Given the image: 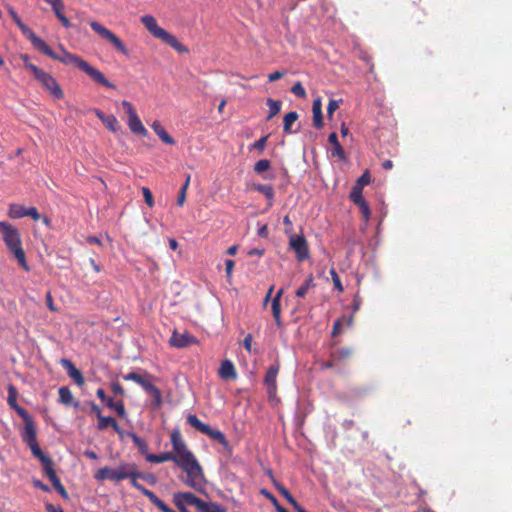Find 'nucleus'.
I'll return each mask as SVG.
<instances>
[{"label": "nucleus", "instance_id": "obj_27", "mask_svg": "<svg viewBox=\"0 0 512 512\" xmlns=\"http://www.w3.org/2000/svg\"><path fill=\"white\" fill-rule=\"evenodd\" d=\"M252 189L262 193L268 200V207L273 206V201L275 197L274 189L271 185H265V184H253Z\"/></svg>", "mask_w": 512, "mask_h": 512}, {"label": "nucleus", "instance_id": "obj_49", "mask_svg": "<svg viewBox=\"0 0 512 512\" xmlns=\"http://www.w3.org/2000/svg\"><path fill=\"white\" fill-rule=\"evenodd\" d=\"M339 108V101L331 99L327 106V116L332 117L333 113Z\"/></svg>", "mask_w": 512, "mask_h": 512}, {"label": "nucleus", "instance_id": "obj_14", "mask_svg": "<svg viewBox=\"0 0 512 512\" xmlns=\"http://www.w3.org/2000/svg\"><path fill=\"white\" fill-rule=\"evenodd\" d=\"M8 12L11 15L13 21L18 26V28L21 30L23 35L28 38L33 45L34 48H36L39 43L42 41L40 37H38L32 29H30L27 25L23 23V21L20 19L16 11L12 8H8Z\"/></svg>", "mask_w": 512, "mask_h": 512}, {"label": "nucleus", "instance_id": "obj_22", "mask_svg": "<svg viewBox=\"0 0 512 512\" xmlns=\"http://www.w3.org/2000/svg\"><path fill=\"white\" fill-rule=\"evenodd\" d=\"M328 141L333 146V148L331 149V155L333 157H338L341 160H345L346 155H345L344 149L341 146V144L339 143L338 136L335 132H333L329 135Z\"/></svg>", "mask_w": 512, "mask_h": 512}, {"label": "nucleus", "instance_id": "obj_15", "mask_svg": "<svg viewBox=\"0 0 512 512\" xmlns=\"http://www.w3.org/2000/svg\"><path fill=\"white\" fill-rule=\"evenodd\" d=\"M279 372V364L271 365L265 375L264 383L267 386L269 398H273L277 393V376Z\"/></svg>", "mask_w": 512, "mask_h": 512}, {"label": "nucleus", "instance_id": "obj_55", "mask_svg": "<svg viewBox=\"0 0 512 512\" xmlns=\"http://www.w3.org/2000/svg\"><path fill=\"white\" fill-rule=\"evenodd\" d=\"M26 216L31 217L34 221H38L41 219V215L35 207L27 208Z\"/></svg>", "mask_w": 512, "mask_h": 512}, {"label": "nucleus", "instance_id": "obj_24", "mask_svg": "<svg viewBox=\"0 0 512 512\" xmlns=\"http://www.w3.org/2000/svg\"><path fill=\"white\" fill-rule=\"evenodd\" d=\"M219 375L225 380L235 379L237 377V373L233 363L229 360L223 361L220 365Z\"/></svg>", "mask_w": 512, "mask_h": 512}, {"label": "nucleus", "instance_id": "obj_28", "mask_svg": "<svg viewBox=\"0 0 512 512\" xmlns=\"http://www.w3.org/2000/svg\"><path fill=\"white\" fill-rule=\"evenodd\" d=\"M51 9L63 27L70 28L72 26V23L70 22V20L63 13V10H64L63 0L52 5Z\"/></svg>", "mask_w": 512, "mask_h": 512}, {"label": "nucleus", "instance_id": "obj_6", "mask_svg": "<svg viewBox=\"0 0 512 512\" xmlns=\"http://www.w3.org/2000/svg\"><path fill=\"white\" fill-rule=\"evenodd\" d=\"M28 67L30 68V73L51 96L58 100L64 97L62 88L50 73L42 70L37 66Z\"/></svg>", "mask_w": 512, "mask_h": 512}, {"label": "nucleus", "instance_id": "obj_41", "mask_svg": "<svg viewBox=\"0 0 512 512\" xmlns=\"http://www.w3.org/2000/svg\"><path fill=\"white\" fill-rule=\"evenodd\" d=\"M363 188L364 187L359 185L357 182L354 184L349 194V198L352 202L359 201L364 198L362 195Z\"/></svg>", "mask_w": 512, "mask_h": 512}, {"label": "nucleus", "instance_id": "obj_64", "mask_svg": "<svg viewBox=\"0 0 512 512\" xmlns=\"http://www.w3.org/2000/svg\"><path fill=\"white\" fill-rule=\"evenodd\" d=\"M173 503L180 512H190L186 507L187 505L182 504L180 500H173Z\"/></svg>", "mask_w": 512, "mask_h": 512}, {"label": "nucleus", "instance_id": "obj_10", "mask_svg": "<svg viewBox=\"0 0 512 512\" xmlns=\"http://www.w3.org/2000/svg\"><path fill=\"white\" fill-rule=\"evenodd\" d=\"M89 24L94 32H96L105 41L111 43L118 52L124 55L128 54V49L115 33L97 21H91Z\"/></svg>", "mask_w": 512, "mask_h": 512}, {"label": "nucleus", "instance_id": "obj_5", "mask_svg": "<svg viewBox=\"0 0 512 512\" xmlns=\"http://www.w3.org/2000/svg\"><path fill=\"white\" fill-rule=\"evenodd\" d=\"M8 397L7 402L9 406L16 411V413L22 418L24 422V429L21 433V439L24 442L25 440L32 438L37 435L36 428L31 416L28 412L21 406L17 404L18 392L14 385L10 384L7 388Z\"/></svg>", "mask_w": 512, "mask_h": 512}, {"label": "nucleus", "instance_id": "obj_60", "mask_svg": "<svg viewBox=\"0 0 512 512\" xmlns=\"http://www.w3.org/2000/svg\"><path fill=\"white\" fill-rule=\"evenodd\" d=\"M341 326H342L341 319H338L334 322L333 329H332L333 336H337L341 333V331H342Z\"/></svg>", "mask_w": 512, "mask_h": 512}, {"label": "nucleus", "instance_id": "obj_19", "mask_svg": "<svg viewBox=\"0 0 512 512\" xmlns=\"http://www.w3.org/2000/svg\"><path fill=\"white\" fill-rule=\"evenodd\" d=\"M152 379H149V381L146 383L145 387H143V390L148 393L153 401L152 404L155 408H160L163 401H162V393L158 387H156L152 382Z\"/></svg>", "mask_w": 512, "mask_h": 512}, {"label": "nucleus", "instance_id": "obj_36", "mask_svg": "<svg viewBox=\"0 0 512 512\" xmlns=\"http://www.w3.org/2000/svg\"><path fill=\"white\" fill-rule=\"evenodd\" d=\"M266 104L269 107V114L267 115V120H271L275 117L281 110L282 102L280 100H274L272 98H268L266 100Z\"/></svg>", "mask_w": 512, "mask_h": 512}, {"label": "nucleus", "instance_id": "obj_4", "mask_svg": "<svg viewBox=\"0 0 512 512\" xmlns=\"http://www.w3.org/2000/svg\"><path fill=\"white\" fill-rule=\"evenodd\" d=\"M141 22L155 38L162 40L179 53H188V49L174 35L160 27L153 16L145 15L141 17Z\"/></svg>", "mask_w": 512, "mask_h": 512}, {"label": "nucleus", "instance_id": "obj_58", "mask_svg": "<svg viewBox=\"0 0 512 512\" xmlns=\"http://www.w3.org/2000/svg\"><path fill=\"white\" fill-rule=\"evenodd\" d=\"M234 265H235V263H234V261H233V260H231V259H227V260L225 261V271H226V275H227V277H230V276H231L232 271H233V268H234Z\"/></svg>", "mask_w": 512, "mask_h": 512}, {"label": "nucleus", "instance_id": "obj_35", "mask_svg": "<svg viewBox=\"0 0 512 512\" xmlns=\"http://www.w3.org/2000/svg\"><path fill=\"white\" fill-rule=\"evenodd\" d=\"M353 351L349 347H341L331 353V358L335 361H343L352 355Z\"/></svg>", "mask_w": 512, "mask_h": 512}, {"label": "nucleus", "instance_id": "obj_32", "mask_svg": "<svg viewBox=\"0 0 512 512\" xmlns=\"http://www.w3.org/2000/svg\"><path fill=\"white\" fill-rule=\"evenodd\" d=\"M197 510L199 512H226V509L223 506L215 502H205L204 500L200 501Z\"/></svg>", "mask_w": 512, "mask_h": 512}, {"label": "nucleus", "instance_id": "obj_48", "mask_svg": "<svg viewBox=\"0 0 512 512\" xmlns=\"http://www.w3.org/2000/svg\"><path fill=\"white\" fill-rule=\"evenodd\" d=\"M142 193H143V197H144V200H145L146 204L149 207H153L154 199H153V195H152V192L150 191V189L147 188V187H143L142 188Z\"/></svg>", "mask_w": 512, "mask_h": 512}, {"label": "nucleus", "instance_id": "obj_34", "mask_svg": "<svg viewBox=\"0 0 512 512\" xmlns=\"http://www.w3.org/2000/svg\"><path fill=\"white\" fill-rule=\"evenodd\" d=\"M299 115L296 111H291L285 114L283 118V132L286 134L292 133V125L297 121Z\"/></svg>", "mask_w": 512, "mask_h": 512}, {"label": "nucleus", "instance_id": "obj_16", "mask_svg": "<svg viewBox=\"0 0 512 512\" xmlns=\"http://www.w3.org/2000/svg\"><path fill=\"white\" fill-rule=\"evenodd\" d=\"M169 342L173 347L183 348L195 344L197 341L196 338L189 333H178L177 331H174Z\"/></svg>", "mask_w": 512, "mask_h": 512}, {"label": "nucleus", "instance_id": "obj_18", "mask_svg": "<svg viewBox=\"0 0 512 512\" xmlns=\"http://www.w3.org/2000/svg\"><path fill=\"white\" fill-rule=\"evenodd\" d=\"M94 113L99 120L106 126L111 132H117L120 129V124L114 115H105L99 109H94Z\"/></svg>", "mask_w": 512, "mask_h": 512}, {"label": "nucleus", "instance_id": "obj_50", "mask_svg": "<svg viewBox=\"0 0 512 512\" xmlns=\"http://www.w3.org/2000/svg\"><path fill=\"white\" fill-rule=\"evenodd\" d=\"M356 182L361 185V186H365V185H368L370 184L371 182V175L369 173L368 170H366L357 180Z\"/></svg>", "mask_w": 512, "mask_h": 512}, {"label": "nucleus", "instance_id": "obj_2", "mask_svg": "<svg viewBox=\"0 0 512 512\" xmlns=\"http://www.w3.org/2000/svg\"><path fill=\"white\" fill-rule=\"evenodd\" d=\"M36 49L53 60H57L65 65L76 66L77 68L85 72L93 81L104 87L111 89L115 88V85L112 84L109 80H107V78L100 70L91 66L87 61H85L83 58L76 54L70 53L66 50H63L61 54H57L47 45V43L43 39L36 47Z\"/></svg>", "mask_w": 512, "mask_h": 512}, {"label": "nucleus", "instance_id": "obj_59", "mask_svg": "<svg viewBox=\"0 0 512 512\" xmlns=\"http://www.w3.org/2000/svg\"><path fill=\"white\" fill-rule=\"evenodd\" d=\"M284 75H285V72L275 71V72L270 73V74L268 75V80H269L270 82H274V81H276V80L281 79Z\"/></svg>", "mask_w": 512, "mask_h": 512}, {"label": "nucleus", "instance_id": "obj_37", "mask_svg": "<svg viewBox=\"0 0 512 512\" xmlns=\"http://www.w3.org/2000/svg\"><path fill=\"white\" fill-rule=\"evenodd\" d=\"M314 278L313 275H309V277L305 280V282L296 290L295 294L299 298H303L306 296L308 291L314 287Z\"/></svg>", "mask_w": 512, "mask_h": 512}, {"label": "nucleus", "instance_id": "obj_56", "mask_svg": "<svg viewBox=\"0 0 512 512\" xmlns=\"http://www.w3.org/2000/svg\"><path fill=\"white\" fill-rule=\"evenodd\" d=\"M252 341H253V337L251 334H247L246 337L244 338L243 340V346L244 348L250 352L251 349H252Z\"/></svg>", "mask_w": 512, "mask_h": 512}, {"label": "nucleus", "instance_id": "obj_57", "mask_svg": "<svg viewBox=\"0 0 512 512\" xmlns=\"http://www.w3.org/2000/svg\"><path fill=\"white\" fill-rule=\"evenodd\" d=\"M46 305L50 311H57V308L54 306L53 298L50 292L46 294Z\"/></svg>", "mask_w": 512, "mask_h": 512}, {"label": "nucleus", "instance_id": "obj_1", "mask_svg": "<svg viewBox=\"0 0 512 512\" xmlns=\"http://www.w3.org/2000/svg\"><path fill=\"white\" fill-rule=\"evenodd\" d=\"M170 440L174 463L186 473L184 484L196 491H202L205 483L204 472L195 455L188 449L178 430L172 431Z\"/></svg>", "mask_w": 512, "mask_h": 512}, {"label": "nucleus", "instance_id": "obj_7", "mask_svg": "<svg viewBox=\"0 0 512 512\" xmlns=\"http://www.w3.org/2000/svg\"><path fill=\"white\" fill-rule=\"evenodd\" d=\"M132 469V463H120L115 469L105 466L95 473L94 478L98 481L111 480L114 482H120L124 479L131 480Z\"/></svg>", "mask_w": 512, "mask_h": 512}, {"label": "nucleus", "instance_id": "obj_17", "mask_svg": "<svg viewBox=\"0 0 512 512\" xmlns=\"http://www.w3.org/2000/svg\"><path fill=\"white\" fill-rule=\"evenodd\" d=\"M60 364L66 370L68 376L73 379L78 386L84 385L85 381L81 371L69 359L62 358Z\"/></svg>", "mask_w": 512, "mask_h": 512}, {"label": "nucleus", "instance_id": "obj_63", "mask_svg": "<svg viewBox=\"0 0 512 512\" xmlns=\"http://www.w3.org/2000/svg\"><path fill=\"white\" fill-rule=\"evenodd\" d=\"M90 409H91V412L92 413H95L97 419L102 415L101 414V409L99 408V406L97 404H95L94 402H91L90 403Z\"/></svg>", "mask_w": 512, "mask_h": 512}, {"label": "nucleus", "instance_id": "obj_25", "mask_svg": "<svg viewBox=\"0 0 512 512\" xmlns=\"http://www.w3.org/2000/svg\"><path fill=\"white\" fill-rule=\"evenodd\" d=\"M313 125L317 129L323 127L322 103L320 99H315L312 105Z\"/></svg>", "mask_w": 512, "mask_h": 512}, {"label": "nucleus", "instance_id": "obj_38", "mask_svg": "<svg viewBox=\"0 0 512 512\" xmlns=\"http://www.w3.org/2000/svg\"><path fill=\"white\" fill-rule=\"evenodd\" d=\"M190 180H191V175L188 174L186 176L185 182L182 185L179 195L177 197V205L180 207H182L186 201V194H187L188 187L190 185Z\"/></svg>", "mask_w": 512, "mask_h": 512}, {"label": "nucleus", "instance_id": "obj_39", "mask_svg": "<svg viewBox=\"0 0 512 512\" xmlns=\"http://www.w3.org/2000/svg\"><path fill=\"white\" fill-rule=\"evenodd\" d=\"M360 209L363 219L368 222L371 217V211L368 202L362 198L359 201L353 202Z\"/></svg>", "mask_w": 512, "mask_h": 512}, {"label": "nucleus", "instance_id": "obj_20", "mask_svg": "<svg viewBox=\"0 0 512 512\" xmlns=\"http://www.w3.org/2000/svg\"><path fill=\"white\" fill-rule=\"evenodd\" d=\"M283 292L284 290L283 289H280L278 290V292L276 293V295L273 297L272 299V303H271V308H272V314H273V317H274V320H275V323L278 327H281L282 325V322H281V304H280V301H281V297L283 295Z\"/></svg>", "mask_w": 512, "mask_h": 512}, {"label": "nucleus", "instance_id": "obj_40", "mask_svg": "<svg viewBox=\"0 0 512 512\" xmlns=\"http://www.w3.org/2000/svg\"><path fill=\"white\" fill-rule=\"evenodd\" d=\"M271 167V163L268 159H260L254 164V172L258 175H263L264 172L268 171Z\"/></svg>", "mask_w": 512, "mask_h": 512}, {"label": "nucleus", "instance_id": "obj_11", "mask_svg": "<svg viewBox=\"0 0 512 512\" xmlns=\"http://www.w3.org/2000/svg\"><path fill=\"white\" fill-rule=\"evenodd\" d=\"M121 105L125 109V111L128 115L127 125L129 127V129L131 130V132L134 134L143 136V137L147 136L148 131L142 124L132 103L127 100H123L121 102Z\"/></svg>", "mask_w": 512, "mask_h": 512}, {"label": "nucleus", "instance_id": "obj_53", "mask_svg": "<svg viewBox=\"0 0 512 512\" xmlns=\"http://www.w3.org/2000/svg\"><path fill=\"white\" fill-rule=\"evenodd\" d=\"M279 491L292 506L296 505L297 501L286 488L281 487Z\"/></svg>", "mask_w": 512, "mask_h": 512}, {"label": "nucleus", "instance_id": "obj_43", "mask_svg": "<svg viewBox=\"0 0 512 512\" xmlns=\"http://www.w3.org/2000/svg\"><path fill=\"white\" fill-rule=\"evenodd\" d=\"M53 485V487L55 488V490L64 498V499H68V493L64 487V485L61 483V480L58 476H56L55 478H53L51 481H50Z\"/></svg>", "mask_w": 512, "mask_h": 512}, {"label": "nucleus", "instance_id": "obj_54", "mask_svg": "<svg viewBox=\"0 0 512 512\" xmlns=\"http://www.w3.org/2000/svg\"><path fill=\"white\" fill-rule=\"evenodd\" d=\"M111 390L116 395L123 396L124 393H125L123 386L119 382H112L111 383Z\"/></svg>", "mask_w": 512, "mask_h": 512}, {"label": "nucleus", "instance_id": "obj_46", "mask_svg": "<svg viewBox=\"0 0 512 512\" xmlns=\"http://www.w3.org/2000/svg\"><path fill=\"white\" fill-rule=\"evenodd\" d=\"M268 137H269V135H265V136L261 137L260 139L255 141L253 144H251L250 149H256L260 153H262L266 147Z\"/></svg>", "mask_w": 512, "mask_h": 512}, {"label": "nucleus", "instance_id": "obj_31", "mask_svg": "<svg viewBox=\"0 0 512 512\" xmlns=\"http://www.w3.org/2000/svg\"><path fill=\"white\" fill-rule=\"evenodd\" d=\"M174 454L172 452H163L160 454H151L147 455V460L150 463H164L167 461H173L174 462Z\"/></svg>", "mask_w": 512, "mask_h": 512}, {"label": "nucleus", "instance_id": "obj_42", "mask_svg": "<svg viewBox=\"0 0 512 512\" xmlns=\"http://www.w3.org/2000/svg\"><path fill=\"white\" fill-rule=\"evenodd\" d=\"M116 420L111 417V416H103L101 415L99 418H98V424H97V428L99 430H104L106 429L107 427H112L113 424H115Z\"/></svg>", "mask_w": 512, "mask_h": 512}, {"label": "nucleus", "instance_id": "obj_26", "mask_svg": "<svg viewBox=\"0 0 512 512\" xmlns=\"http://www.w3.org/2000/svg\"><path fill=\"white\" fill-rule=\"evenodd\" d=\"M151 128L165 144H168V145L175 144V140L166 132V130L164 129V127L161 125V123L159 121L155 120L152 123Z\"/></svg>", "mask_w": 512, "mask_h": 512}, {"label": "nucleus", "instance_id": "obj_30", "mask_svg": "<svg viewBox=\"0 0 512 512\" xmlns=\"http://www.w3.org/2000/svg\"><path fill=\"white\" fill-rule=\"evenodd\" d=\"M8 216L12 219L26 217L27 208L24 205L12 203L8 207Z\"/></svg>", "mask_w": 512, "mask_h": 512}, {"label": "nucleus", "instance_id": "obj_29", "mask_svg": "<svg viewBox=\"0 0 512 512\" xmlns=\"http://www.w3.org/2000/svg\"><path fill=\"white\" fill-rule=\"evenodd\" d=\"M58 394H59V401L66 405V406H74V407H78L79 403L77 401H73L74 400V397L70 391V389L68 387H60L59 390H58Z\"/></svg>", "mask_w": 512, "mask_h": 512}, {"label": "nucleus", "instance_id": "obj_51", "mask_svg": "<svg viewBox=\"0 0 512 512\" xmlns=\"http://www.w3.org/2000/svg\"><path fill=\"white\" fill-rule=\"evenodd\" d=\"M113 409L116 411V413L119 417L123 418L126 416V410H125L124 402L122 400L116 401Z\"/></svg>", "mask_w": 512, "mask_h": 512}, {"label": "nucleus", "instance_id": "obj_23", "mask_svg": "<svg viewBox=\"0 0 512 512\" xmlns=\"http://www.w3.org/2000/svg\"><path fill=\"white\" fill-rule=\"evenodd\" d=\"M124 380L126 381H134L138 385H140L142 388L145 387L146 383L149 381V379H155V377L149 373L145 374H138L136 372H129L122 376Z\"/></svg>", "mask_w": 512, "mask_h": 512}, {"label": "nucleus", "instance_id": "obj_3", "mask_svg": "<svg viewBox=\"0 0 512 512\" xmlns=\"http://www.w3.org/2000/svg\"><path fill=\"white\" fill-rule=\"evenodd\" d=\"M0 233L8 250L13 254L18 264L25 270L29 271L30 267L26 260L25 251L22 247V239L19 230L12 224L2 221L0 222Z\"/></svg>", "mask_w": 512, "mask_h": 512}, {"label": "nucleus", "instance_id": "obj_33", "mask_svg": "<svg viewBox=\"0 0 512 512\" xmlns=\"http://www.w3.org/2000/svg\"><path fill=\"white\" fill-rule=\"evenodd\" d=\"M128 435L132 439L135 446L138 448L139 453L145 456V459L147 460V455H150V453L148 452L149 448L146 441L137 436L135 433H129Z\"/></svg>", "mask_w": 512, "mask_h": 512}, {"label": "nucleus", "instance_id": "obj_13", "mask_svg": "<svg viewBox=\"0 0 512 512\" xmlns=\"http://www.w3.org/2000/svg\"><path fill=\"white\" fill-rule=\"evenodd\" d=\"M132 474H134V475L131 476V485L134 488H136L138 491H140L144 496H146L149 499V501L151 502V497L157 496V495L153 491L145 488L142 484H140L137 481V479L140 478V479L148 481L151 484H154L156 481L155 476L152 474H144V473L140 472L137 469L135 464H133Z\"/></svg>", "mask_w": 512, "mask_h": 512}, {"label": "nucleus", "instance_id": "obj_61", "mask_svg": "<svg viewBox=\"0 0 512 512\" xmlns=\"http://www.w3.org/2000/svg\"><path fill=\"white\" fill-rule=\"evenodd\" d=\"M267 495L270 497V499L272 500L273 504L275 505V508H276L277 512H288V510L286 508H284L283 506H281L278 503L277 499L274 496H272V495H270L268 493H267Z\"/></svg>", "mask_w": 512, "mask_h": 512}, {"label": "nucleus", "instance_id": "obj_8", "mask_svg": "<svg viewBox=\"0 0 512 512\" xmlns=\"http://www.w3.org/2000/svg\"><path fill=\"white\" fill-rule=\"evenodd\" d=\"M24 443L30 448L33 457L40 461L43 471L48 479L51 481L53 478H55L57 475L54 469V462L52 458L45 454L40 448L37 435L25 440Z\"/></svg>", "mask_w": 512, "mask_h": 512}, {"label": "nucleus", "instance_id": "obj_12", "mask_svg": "<svg viewBox=\"0 0 512 512\" xmlns=\"http://www.w3.org/2000/svg\"><path fill=\"white\" fill-rule=\"evenodd\" d=\"M289 248L294 251L298 261L302 262L309 258L308 242L302 234L290 235Z\"/></svg>", "mask_w": 512, "mask_h": 512}, {"label": "nucleus", "instance_id": "obj_21", "mask_svg": "<svg viewBox=\"0 0 512 512\" xmlns=\"http://www.w3.org/2000/svg\"><path fill=\"white\" fill-rule=\"evenodd\" d=\"M173 500H180L184 505H190L197 508L202 499L191 492H178L173 495Z\"/></svg>", "mask_w": 512, "mask_h": 512}, {"label": "nucleus", "instance_id": "obj_44", "mask_svg": "<svg viewBox=\"0 0 512 512\" xmlns=\"http://www.w3.org/2000/svg\"><path fill=\"white\" fill-rule=\"evenodd\" d=\"M151 503L154 504L162 512H175L172 508L166 505L158 496H152Z\"/></svg>", "mask_w": 512, "mask_h": 512}, {"label": "nucleus", "instance_id": "obj_9", "mask_svg": "<svg viewBox=\"0 0 512 512\" xmlns=\"http://www.w3.org/2000/svg\"><path fill=\"white\" fill-rule=\"evenodd\" d=\"M187 422L191 427H193L197 431L207 435L212 440L219 442L224 449H226V450L230 449V445H229V442H228L226 436L220 430L212 429L208 424L203 423L194 414H189L187 416Z\"/></svg>", "mask_w": 512, "mask_h": 512}, {"label": "nucleus", "instance_id": "obj_47", "mask_svg": "<svg viewBox=\"0 0 512 512\" xmlns=\"http://www.w3.org/2000/svg\"><path fill=\"white\" fill-rule=\"evenodd\" d=\"M291 92L299 97V98H305L306 97V91H305V88L303 87L302 83L301 82H296L292 87H291Z\"/></svg>", "mask_w": 512, "mask_h": 512}, {"label": "nucleus", "instance_id": "obj_52", "mask_svg": "<svg viewBox=\"0 0 512 512\" xmlns=\"http://www.w3.org/2000/svg\"><path fill=\"white\" fill-rule=\"evenodd\" d=\"M330 274L332 276V280H333V284H334L335 288L338 291L342 292L343 291V286H342V283H341V280H340L338 274L336 273L335 270H331Z\"/></svg>", "mask_w": 512, "mask_h": 512}, {"label": "nucleus", "instance_id": "obj_45", "mask_svg": "<svg viewBox=\"0 0 512 512\" xmlns=\"http://www.w3.org/2000/svg\"><path fill=\"white\" fill-rule=\"evenodd\" d=\"M151 503L154 504L162 512H175L172 508L166 505L158 496H152Z\"/></svg>", "mask_w": 512, "mask_h": 512}, {"label": "nucleus", "instance_id": "obj_62", "mask_svg": "<svg viewBox=\"0 0 512 512\" xmlns=\"http://www.w3.org/2000/svg\"><path fill=\"white\" fill-rule=\"evenodd\" d=\"M33 485H34V487L39 488L45 492L50 491L49 487L40 480H34Z\"/></svg>", "mask_w": 512, "mask_h": 512}]
</instances>
